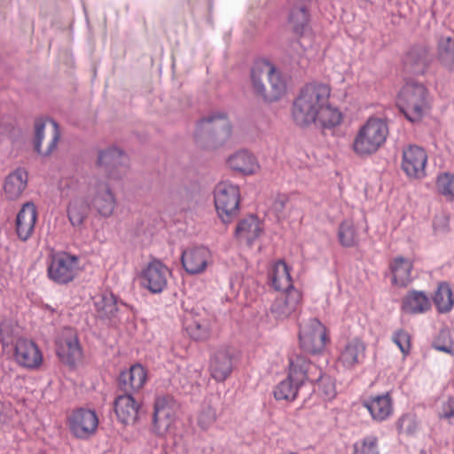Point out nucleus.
I'll use <instances>...</instances> for the list:
<instances>
[{
    "mask_svg": "<svg viewBox=\"0 0 454 454\" xmlns=\"http://www.w3.org/2000/svg\"><path fill=\"white\" fill-rule=\"evenodd\" d=\"M312 370L317 371V366L305 356H292L289 358L287 377L278 382L273 389L274 398L277 401L294 402L299 391L307 384V380H313Z\"/></svg>",
    "mask_w": 454,
    "mask_h": 454,
    "instance_id": "obj_1",
    "label": "nucleus"
},
{
    "mask_svg": "<svg viewBox=\"0 0 454 454\" xmlns=\"http://www.w3.org/2000/svg\"><path fill=\"white\" fill-rule=\"evenodd\" d=\"M231 131L227 114L213 112L197 121L194 139L197 145L203 149H216L229 141Z\"/></svg>",
    "mask_w": 454,
    "mask_h": 454,
    "instance_id": "obj_2",
    "label": "nucleus"
},
{
    "mask_svg": "<svg viewBox=\"0 0 454 454\" xmlns=\"http://www.w3.org/2000/svg\"><path fill=\"white\" fill-rule=\"evenodd\" d=\"M331 87H302L292 106V119L301 129L316 125L319 104L330 97Z\"/></svg>",
    "mask_w": 454,
    "mask_h": 454,
    "instance_id": "obj_3",
    "label": "nucleus"
},
{
    "mask_svg": "<svg viewBox=\"0 0 454 454\" xmlns=\"http://www.w3.org/2000/svg\"><path fill=\"white\" fill-rule=\"evenodd\" d=\"M388 135L387 124L380 118H370L358 130L352 145L359 156L376 153Z\"/></svg>",
    "mask_w": 454,
    "mask_h": 454,
    "instance_id": "obj_4",
    "label": "nucleus"
},
{
    "mask_svg": "<svg viewBox=\"0 0 454 454\" xmlns=\"http://www.w3.org/2000/svg\"><path fill=\"white\" fill-rule=\"evenodd\" d=\"M93 303L98 318L111 326L129 320L132 315L133 308L112 292L105 291L96 295Z\"/></svg>",
    "mask_w": 454,
    "mask_h": 454,
    "instance_id": "obj_5",
    "label": "nucleus"
},
{
    "mask_svg": "<svg viewBox=\"0 0 454 454\" xmlns=\"http://www.w3.org/2000/svg\"><path fill=\"white\" fill-rule=\"evenodd\" d=\"M214 200L217 214L223 223H231L239 214L240 191L231 182L219 183L214 191Z\"/></svg>",
    "mask_w": 454,
    "mask_h": 454,
    "instance_id": "obj_6",
    "label": "nucleus"
},
{
    "mask_svg": "<svg viewBox=\"0 0 454 454\" xmlns=\"http://www.w3.org/2000/svg\"><path fill=\"white\" fill-rule=\"evenodd\" d=\"M326 327L316 317L300 323L299 341L301 348L309 354L321 353L329 342Z\"/></svg>",
    "mask_w": 454,
    "mask_h": 454,
    "instance_id": "obj_7",
    "label": "nucleus"
},
{
    "mask_svg": "<svg viewBox=\"0 0 454 454\" xmlns=\"http://www.w3.org/2000/svg\"><path fill=\"white\" fill-rule=\"evenodd\" d=\"M80 259L67 252L52 254L47 266L49 279L58 285H67L76 277Z\"/></svg>",
    "mask_w": 454,
    "mask_h": 454,
    "instance_id": "obj_8",
    "label": "nucleus"
},
{
    "mask_svg": "<svg viewBox=\"0 0 454 454\" xmlns=\"http://www.w3.org/2000/svg\"><path fill=\"white\" fill-rule=\"evenodd\" d=\"M60 129L53 119L36 118L35 121L34 150L41 156L47 157L57 148Z\"/></svg>",
    "mask_w": 454,
    "mask_h": 454,
    "instance_id": "obj_9",
    "label": "nucleus"
},
{
    "mask_svg": "<svg viewBox=\"0 0 454 454\" xmlns=\"http://www.w3.org/2000/svg\"><path fill=\"white\" fill-rule=\"evenodd\" d=\"M427 87H402L397 96V106L407 120L419 121L427 106Z\"/></svg>",
    "mask_w": 454,
    "mask_h": 454,
    "instance_id": "obj_10",
    "label": "nucleus"
},
{
    "mask_svg": "<svg viewBox=\"0 0 454 454\" xmlns=\"http://www.w3.org/2000/svg\"><path fill=\"white\" fill-rule=\"evenodd\" d=\"M177 403L170 395L155 397L152 430L158 436H164L174 425L176 419Z\"/></svg>",
    "mask_w": 454,
    "mask_h": 454,
    "instance_id": "obj_11",
    "label": "nucleus"
},
{
    "mask_svg": "<svg viewBox=\"0 0 454 454\" xmlns=\"http://www.w3.org/2000/svg\"><path fill=\"white\" fill-rule=\"evenodd\" d=\"M434 54L426 43L411 44L402 57L403 70L413 75H423L428 70Z\"/></svg>",
    "mask_w": 454,
    "mask_h": 454,
    "instance_id": "obj_12",
    "label": "nucleus"
},
{
    "mask_svg": "<svg viewBox=\"0 0 454 454\" xmlns=\"http://www.w3.org/2000/svg\"><path fill=\"white\" fill-rule=\"evenodd\" d=\"M67 426L74 437L87 440L96 433L98 417L93 410L76 408L67 417Z\"/></svg>",
    "mask_w": 454,
    "mask_h": 454,
    "instance_id": "obj_13",
    "label": "nucleus"
},
{
    "mask_svg": "<svg viewBox=\"0 0 454 454\" xmlns=\"http://www.w3.org/2000/svg\"><path fill=\"white\" fill-rule=\"evenodd\" d=\"M265 73L270 85H288L290 82L291 75L289 73L283 71L266 58H257L254 60L250 68L252 85H265L262 80Z\"/></svg>",
    "mask_w": 454,
    "mask_h": 454,
    "instance_id": "obj_14",
    "label": "nucleus"
},
{
    "mask_svg": "<svg viewBox=\"0 0 454 454\" xmlns=\"http://www.w3.org/2000/svg\"><path fill=\"white\" fill-rule=\"evenodd\" d=\"M312 2L313 0L287 1V22L293 35L298 38L303 37L311 29Z\"/></svg>",
    "mask_w": 454,
    "mask_h": 454,
    "instance_id": "obj_15",
    "label": "nucleus"
},
{
    "mask_svg": "<svg viewBox=\"0 0 454 454\" xmlns=\"http://www.w3.org/2000/svg\"><path fill=\"white\" fill-rule=\"evenodd\" d=\"M128 161V156L123 151L112 146L99 151L97 164L109 179L119 180L127 174Z\"/></svg>",
    "mask_w": 454,
    "mask_h": 454,
    "instance_id": "obj_16",
    "label": "nucleus"
},
{
    "mask_svg": "<svg viewBox=\"0 0 454 454\" xmlns=\"http://www.w3.org/2000/svg\"><path fill=\"white\" fill-rule=\"evenodd\" d=\"M169 275L168 268L160 260L153 259L142 270L140 284L152 294H160L167 287Z\"/></svg>",
    "mask_w": 454,
    "mask_h": 454,
    "instance_id": "obj_17",
    "label": "nucleus"
},
{
    "mask_svg": "<svg viewBox=\"0 0 454 454\" xmlns=\"http://www.w3.org/2000/svg\"><path fill=\"white\" fill-rule=\"evenodd\" d=\"M401 168L405 175L413 179H422L427 176V154L424 148L410 145L403 148Z\"/></svg>",
    "mask_w": 454,
    "mask_h": 454,
    "instance_id": "obj_18",
    "label": "nucleus"
},
{
    "mask_svg": "<svg viewBox=\"0 0 454 454\" xmlns=\"http://www.w3.org/2000/svg\"><path fill=\"white\" fill-rule=\"evenodd\" d=\"M302 300V294L299 290H291L277 297L267 312L269 318L279 322L284 321L299 309Z\"/></svg>",
    "mask_w": 454,
    "mask_h": 454,
    "instance_id": "obj_19",
    "label": "nucleus"
},
{
    "mask_svg": "<svg viewBox=\"0 0 454 454\" xmlns=\"http://www.w3.org/2000/svg\"><path fill=\"white\" fill-rule=\"evenodd\" d=\"M13 357L23 368L35 370L41 366L43 356L37 344L27 338H19L14 343Z\"/></svg>",
    "mask_w": 454,
    "mask_h": 454,
    "instance_id": "obj_20",
    "label": "nucleus"
},
{
    "mask_svg": "<svg viewBox=\"0 0 454 454\" xmlns=\"http://www.w3.org/2000/svg\"><path fill=\"white\" fill-rule=\"evenodd\" d=\"M114 409L119 422L125 426L134 425L140 418L142 401L135 395L122 393L115 396Z\"/></svg>",
    "mask_w": 454,
    "mask_h": 454,
    "instance_id": "obj_21",
    "label": "nucleus"
},
{
    "mask_svg": "<svg viewBox=\"0 0 454 454\" xmlns=\"http://www.w3.org/2000/svg\"><path fill=\"white\" fill-rule=\"evenodd\" d=\"M146 380L145 368L140 364H135L119 373L117 388L123 394L135 395L144 387Z\"/></svg>",
    "mask_w": 454,
    "mask_h": 454,
    "instance_id": "obj_22",
    "label": "nucleus"
},
{
    "mask_svg": "<svg viewBox=\"0 0 454 454\" xmlns=\"http://www.w3.org/2000/svg\"><path fill=\"white\" fill-rule=\"evenodd\" d=\"M233 354L227 348L215 350L210 356L209 372L211 377L218 382H223L232 372Z\"/></svg>",
    "mask_w": 454,
    "mask_h": 454,
    "instance_id": "obj_23",
    "label": "nucleus"
},
{
    "mask_svg": "<svg viewBox=\"0 0 454 454\" xmlns=\"http://www.w3.org/2000/svg\"><path fill=\"white\" fill-rule=\"evenodd\" d=\"M363 406L376 422L387 420L394 412V402L389 392L369 396L364 400Z\"/></svg>",
    "mask_w": 454,
    "mask_h": 454,
    "instance_id": "obj_24",
    "label": "nucleus"
},
{
    "mask_svg": "<svg viewBox=\"0 0 454 454\" xmlns=\"http://www.w3.org/2000/svg\"><path fill=\"white\" fill-rule=\"evenodd\" d=\"M56 354L61 362L74 366L82 356L77 335L71 333L62 335L56 342Z\"/></svg>",
    "mask_w": 454,
    "mask_h": 454,
    "instance_id": "obj_25",
    "label": "nucleus"
},
{
    "mask_svg": "<svg viewBox=\"0 0 454 454\" xmlns=\"http://www.w3.org/2000/svg\"><path fill=\"white\" fill-rule=\"evenodd\" d=\"M209 258V249L204 246H199L184 250L182 253L181 261L186 272L196 275L206 270Z\"/></svg>",
    "mask_w": 454,
    "mask_h": 454,
    "instance_id": "obj_26",
    "label": "nucleus"
},
{
    "mask_svg": "<svg viewBox=\"0 0 454 454\" xmlns=\"http://www.w3.org/2000/svg\"><path fill=\"white\" fill-rule=\"evenodd\" d=\"M90 203L99 215L108 217L112 215L116 200L109 185L104 182H97L91 187Z\"/></svg>",
    "mask_w": 454,
    "mask_h": 454,
    "instance_id": "obj_27",
    "label": "nucleus"
},
{
    "mask_svg": "<svg viewBox=\"0 0 454 454\" xmlns=\"http://www.w3.org/2000/svg\"><path fill=\"white\" fill-rule=\"evenodd\" d=\"M36 219L35 205L31 201L23 204L16 217V232L21 241H27L31 237Z\"/></svg>",
    "mask_w": 454,
    "mask_h": 454,
    "instance_id": "obj_28",
    "label": "nucleus"
},
{
    "mask_svg": "<svg viewBox=\"0 0 454 454\" xmlns=\"http://www.w3.org/2000/svg\"><path fill=\"white\" fill-rule=\"evenodd\" d=\"M365 343L359 338L348 340L339 355V362L343 367L352 369L363 364L365 358Z\"/></svg>",
    "mask_w": 454,
    "mask_h": 454,
    "instance_id": "obj_29",
    "label": "nucleus"
},
{
    "mask_svg": "<svg viewBox=\"0 0 454 454\" xmlns=\"http://www.w3.org/2000/svg\"><path fill=\"white\" fill-rule=\"evenodd\" d=\"M28 173L24 168H17L4 179V192L9 200H18L27 186Z\"/></svg>",
    "mask_w": 454,
    "mask_h": 454,
    "instance_id": "obj_30",
    "label": "nucleus"
},
{
    "mask_svg": "<svg viewBox=\"0 0 454 454\" xmlns=\"http://www.w3.org/2000/svg\"><path fill=\"white\" fill-rule=\"evenodd\" d=\"M262 230L259 218L255 215H250L238 223L234 234L239 241L252 246L260 237Z\"/></svg>",
    "mask_w": 454,
    "mask_h": 454,
    "instance_id": "obj_31",
    "label": "nucleus"
},
{
    "mask_svg": "<svg viewBox=\"0 0 454 454\" xmlns=\"http://www.w3.org/2000/svg\"><path fill=\"white\" fill-rule=\"evenodd\" d=\"M389 269L392 273V284L399 287L408 286L414 279L411 275L413 263L411 260L403 256L394 258Z\"/></svg>",
    "mask_w": 454,
    "mask_h": 454,
    "instance_id": "obj_32",
    "label": "nucleus"
},
{
    "mask_svg": "<svg viewBox=\"0 0 454 454\" xmlns=\"http://www.w3.org/2000/svg\"><path fill=\"white\" fill-rule=\"evenodd\" d=\"M269 279L270 286L276 291H284L285 293L291 290H297L294 288L290 274L288 265L282 260L278 261L272 267L269 273Z\"/></svg>",
    "mask_w": 454,
    "mask_h": 454,
    "instance_id": "obj_33",
    "label": "nucleus"
},
{
    "mask_svg": "<svg viewBox=\"0 0 454 454\" xmlns=\"http://www.w3.org/2000/svg\"><path fill=\"white\" fill-rule=\"evenodd\" d=\"M327 97L323 103L319 104L318 114L317 116L316 125L322 129H331L340 125L342 121V114L337 107L333 106L329 103Z\"/></svg>",
    "mask_w": 454,
    "mask_h": 454,
    "instance_id": "obj_34",
    "label": "nucleus"
},
{
    "mask_svg": "<svg viewBox=\"0 0 454 454\" xmlns=\"http://www.w3.org/2000/svg\"><path fill=\"white\" fill-rule=\"evenodd\" d=\"M227 162L231 169L244 175H252L259 169L256 158L247 150H240L231 155Z\"/></svg>",
    "mask_w": 454,
    "mask_h": 454,
    "instance_id": "obj_35",
    "label": "nucleus"
},
{
    "mask_svg": "<svg viewBox=\"0 0 454 454\" xmlns=\"http://www.w3.org/2000/svg\"><path fill=\"white\" fill-rule=\"evenodd\" d=\"M431 308V302L423 291L411 290L403 299L402 309L407 314H420Z\"/></svg>",
    "mask_w": 454,
    "mask_h": 454,
    "instance_id": "obj_36",
    "label": "nucleus"
},
{
    "mask_svg": "<svg viewBox=\"0 0 454 454\" xmlns=\"http://www.w3.org/2000/svg\"><path fill=\"white\" fill-rule=\"evenodd\" d=\"M338 241L341 247L349 248L359 246L360 238L357 229L351 220H343L337 231Z\"/></svg>",
    "mask_w": 454,
    "mask_h": 454,
    "instance_id": "obj_37",
    "label": "nucleus"
},
{
    "mask_svg": "<svg viewBox=\"0 0 454 454\" xmlns=\"http://www.w3.org/2000/svg\"><path fill=\"white\" fill-rule=\"evenodd\" d=\"M434 303L440 313L450 311L454 305V295L448 282H440L433 296Z\"/></svg>",
    "mask_w": 454,
    "mask_h": 454,
    "instance_id": "obj_38",
    "label": "nucleus"
},
{
    "mask_svg": "<svg viewBox=\"0 0 454 454\" xmlns=\"http://www.w3.org/2000/svg\"><path fill=\"white\" fill-rule=\"evenodd\" d=\"M312 373H318L317 378H313V380H307V383L313 384L314 382L317 385L318 395L325 401H331L336 396L335 382L329 375L323 374L321 369L317 367V371L312 370Z\"/></svg>",
    "mask_w": 454,
    "mask_h": 454,
    "instance_id": "obj_39",
    "label": "nucleus"
},
{
    "mask_svg": "<svg viewBox=\"0 0 454 454\" xmlns=\"http://www.w3.org/2000/svg\"><path fill=\"white\" fill-rule=\"evenodd\" d=\"M395 428L398 434L414 437L420 429V421L414 412H405L396 419Z\"/></svg>",
    "mask_w": 454,
    "mask_h": 454,
    "instance_id": "obj_40",
    "label": "nucleus"
},
{
    "mask_svg": "<svg viewBox=\"0 0 454 454\" xmlns=\"http://www.w3.org/2000/svg\"><path fill=\"white\" fill-rule=\"evenodd\" d=\"M438 58L450 71L454 70V38L442 36L438 42Z\"/></svg>",
    "mask_w": 454,
    "mask_h": 454,
    "instance_id": "obj_41",
    "label": "nucleus"
},
{
    "mask_svg": "<svg viewBox=\"0 0 454 454\" xmlns=\"http://www.w3.org/2000/svg\"><path fill=\"white\" fill-rule=\"evenodd\" d=\"M353 454H380L378 437L369 434L357 440L353 445Z\"/></svg>",
    "mask_w": 454,
    "mask_h": 454,
    "instance_id": "obj_42",
    "label": "nucleus"
},
{
    "mask_svg": "<svg viewBox=\"0 0 454 454\" xmlns=\"http://www.w3.org/2000/svg\"><path fill=\"white\" fill-rule=\"evenodd\" d=\"M436 185L441 194L454 201V175L443 173L438 176Z\"/></svg>",
    "mask_w": 454,
    "mask_h": 454,
    "instance_id": "obj_43",
    "label": "nucleus"
},
{
    "mask_svg": "<svg viewBox=\"0 0 454 454\" xmlns=\"http://www.w3.org/2000/svg\"><path fill=\"white\" fill-rule=\"evenodd\" d=\"M432 347L438 351L454 356V340H451L448 330H442L439 333Z\"/></svg>",
    "mask_w": 454,
    "mask_h": 454,
    "instance_id": "obj_44",
    "label": "nucleus"
},
{
    "mask_svg": "<svg viewBox=\"0 0 454 454\" xmlns=\"http://www.w3.org/2000/svg\"><path fill=\"white\" fill-rule=\"evenodd\" d=\"M254 94L262 97L266 102L278 100L286 94V87H254Z\"/></svg>",
    "mask_w": 454,
    "mask_h": 454,
    "instance_id": "obj_45",
    "label": "nucleus"
},
{
    "mask_svg": "<svg viewBox=\"0 0 454 454\" xmlns=\"http://www.w3.org/2000/svg\"><path fill=\"white\" fill-rule=\"evenodd\" d=\"M216 420V411L210 404H205L198 416V426L202 430H207Z\"/></svg>",
    "mask_w": 454,
    "mask_h": 454,
    "instance_id": "obj_46",
    "label": "nucleus"
},
{
    "mask_svg": "<svg viewBox=\"0 0 454 454\" xmlns=\"http://www.w3.org/2000/svg\"><path fill=\"white\" fill-rule=\"evenodd\" d=\"M392 341L399 348L403 356L410 354L411 336L405 330H396L392 335Z\"/></svg>",
    "mask_w": 454,
    "mask_h": 454,
    "instance_id": "obj_47",
    "label": "nucleus"
},
{
    "mask_svg": "<svg viewBox=\"0 0 454 454\" xmlns=\"http://www.w3.org/2000/svg\"><path fill=\"white\" fill-rule=\"evenodd\" d=\"M186 329L190 336L196 340H206L209 335V328L207 323L194 321Z\"/></svg>",
    "mask_w": 454,
    "mask_h": 454,
    "instance_id": "obj_48",
    "label": "nucleus"
},
{
    "mask_svg": "<svg viewBox=\"0 0 454 454\" xmlns=\"http://www.w3.org/2000/svg\"><path fill=\"white\" fill-rule=\"evenodd\" d=\"M67 215L70 223L74 226H78L82 223L85 215L83 213H81L75 206L70 204L67 208Z\"/></svg>",
    "mask_w": 454,
    "mask_h": 454,
    "instance_id": "obj_49",
    "label": "nucleus"
},
{
    "mask_svg": "<svg viewBox=\"0 0 454 454\" xmlns=\"http://www.w3.org/2000/svg\"><path fill=\"white\" fill-rule=\"evenodd\" d=\"M442 417L445 419L454 418V397L449 396L442 405Z\"/></svg>",
    "mask_w": 454,
    "mask_h": 454,
    "instance_id": "obj_50",
    "label": "nucleus"
},
{
    "mask_svg": "<svg viewBox=\"0 0 454 454\" xmlns=\"http://www.w3.org/2000/svg\"><path fill=\"white\" fill-rule=\"evenodd\" d=\"M286 198L285 196H278L273 202L272 207L277 212L278 217L282 215L283 210L286 207Z\"/></svg>",
    "mask_w": 454,
    "mask_h": 454,
    "instance_id": "obj_51",
    "label": "nucleus"
},
{
    "mask_svg": "<svg viewBox=\"0 0 454 454\" xmlns=\"http://www.w3.org/2000/svg\"><path fill=\"white\" fill-rule=\"evenodd\" d=\"M207 11H208V14H207V20L209 24H213L214 0H208Z\"/></svg>",
    "mask_w": 454,
    "mask_h": 454,
    "instance_id": "obj_52",
    "label": "nucleus"
},
{
    "mask_svg": "<svg viewBox=\"0 0 454 454\" xmlns=\"http://www.w3.org/2000/svg\"><path fill=\"white\" fill-rule=\"evenodd\" d=\"M304 85L310 86V85H326V84L323 83V82H306Z\"/></svg>",
    "mask_w": 454,
    "mask_h": 454,
    "instance_id": "obj_53",
    "label": "nucleus"
},
{
    "mask_svg": "<svg viewBox=\"0 0 454 454\" xmlns=\"http://www.w3.org/2000/svg\"><path fill=\"white\" fill-rule=\"evenodd\" d=\"M405 85H414V86H417V85H423V84L420 83V82H409V81H406Z\"/></svg>",
    "mask_w": 454,
    "mask_h": 454,
    "instance_id": "obj_54",
    "label": "nucleus"
},
{
    "mask_svg": "<svg viewBox=\"0 0 454 454\" xmlns=\"http://www.w3.org/2000/svg\"><path fill=\"white\" fill-rule=\"evenodd\" d=\"M189 4H192L195 2H197V0H185Z\"/></svg>",
    "mask_w": 454,
    "mask_h": 454,
    "instance_id": "obj_55",
    "label": "nucleus"
},
{
    "mask_svg": "<svg viewBox=\"0 0 454 454\" xmlns=\"http://www.w3.org/2000/svg\"><path fill=\"white\" fill-rule=\"evenodd\" d=\"M2 417H3V415H2V413L0 412V422L2 421Z\"/></svg>",
    "mask_w": 454,
    "mask_h": 454,
    "instance_id": "obj_56",
    "label": "nucleus"
}]
</instances>
